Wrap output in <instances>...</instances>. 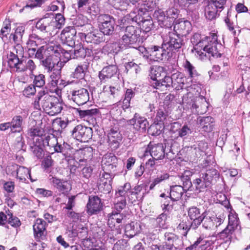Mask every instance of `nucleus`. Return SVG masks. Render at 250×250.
Instances as JSON below:
<instances>
[{
    "instance_id": "nucleus-11",
    "label": "nucleus",
    "mask_w": 250,
    "mask_h": 250,
    "mask_svg": "<svg viewBox=\"0 0 250 250\" xmlns=\"http://www.w3.org/2000/svg\"><path fill=\"white\" fill-rule=\"evenodd\" d=\"M71 99L79 105H83L89 101V95L87 89L80 88L70 92Z\"/></svg>"
},
{
    "instance_id": "nucleus-29",
    "label": "nucleus",
    "mask_w": 250,
    "mask_h": 250,
    "mask_svg": "<svg viewBox=\"0 0 250 250\" xmlns=\"http://www.w3.org/2000/svg\"><path fill=\"white\" fill-rule=\"evenodd\" d=\"M85 39L87 42L98 44L104 41V34L98 31L88 33Z\"/></svg>"
},
{
    "instance_id": "nucleus-58",
    "label": "nucleus",
    "mask_w": 250,
    "mask_h": 250,
    "mask_svg": "<svg viewBox=\"0 0 250 250\" xmlns=\"http://www.w3.org/2000/svg\"><path fill=\"white\" fill-rule=\"evenodd\" d=\"M166 220L167 215L165 213H162L157 218L156 221L160 228H166Z\"/></svg>"
},
{
    "instance_id": "nucleus-6",
    "label": "nucleus",
    "mask_w": 250,
    "mask_h": 250,
    "mask_svg": "<svg viewBox=\"0 0 250 250\" xmlns=\"http://www.w3.org/2000/svg\"><path fill=\"white\" fill-rule=\"evenodd\" d=\"M98 21L100 30L104 35H109L113 33L115 21L112 17L108 15H101L99 17Z\"/></svg>"
},
{
    "instance_id": "nucleus-49",
    "label": "nucleus",
    "mask_w": 250,
    "mask_h": 250,
    "mask_svg": "<svg viewBox=\"0 0 250 250\" xmlns=\"http://www.w3.org/2000/svg\"><path fill=\"white\" fill-rule=\"evenodd\" d=\"M183 66L185 71L189 74L191 78L196 74V71L194 67L188 60H186L184 62Z\"/></svg>"
},
{
    "instance_id": "nucleus-36",
    "label": "nucleus",
    "mask_w": 250,
    "mask_h": 250,
    "mask_svg": "<svg viewBox=\"0 0 250 250\" xmlns=\"http://www.w3.org/2000/svg\"><path fill=\"white\" fill-rule=\"evenodd\" d=\"M214 221L219 222V225L221 224V219L215 217H213V218H212L209 216L207 217L206 212H205L204 214V219L202 220L201 223H203V226L205 228L211 229L215 225Z\"/></svg>"
},
{
    "instance_id": "nucleus-48",
    "label": "nucleus",
    "mask_w": 250,
    "mask_h": 250,
    "mask_svg": "<svg viewBox=\"0 0 250 250\" xmlns=\"http://www.w3.org/2000/svg\"><path fill=\"white\" fill-rule=\"evenodd\" d=\"M137 42V41L136 40L132 41L130 37L124 34L121 40L120 44L121 46L133 47L132 45L136 43Z\"/></svg>"
},
{
    "instance_id": "nucleus-54",
    "label": "nucleus",
    "mask_w": 250,
    "mask_h": 250,
    "mask_svg": "<svg viewBox=\"0 0 250 250\" xmlns=\"http://www.w3.org/2000/svg\"><path fill=\"white\" fill-rule=\"evenodd\" d=\"M84 76V70L82 65L78 66L73 73V76L76 79H82Z\"/></svg>"
},
{
    "instance_id": "nucleus-15",
    "label": "nucleus",
    "mask_w": 250,
    "mask_h": 250,
    "mask_svg": "<svg viewBox=\"0 0 250 250\" xmlns=\"http://www.w3.org/2000/svg\"><path fill=\"white\" fill-rule=\"evenodd\" d=\"M173 29L177 34L186 35L191 30V24L188 21L179 19L175 21Z\"/></svg>"
},
{
    "instance_id": "nucleus-33",
    "label": "nucleus",
    "mask_w": 250,
    "mask_h": 250,
    "mask_svg": "<svg viewBox=\"0 0 250 250\" xmlns=\"http://www.w3.org/2000/svg\"><path fill=\"white\" fill-rule=\"evenodd\" d=\"M219 174L217 171L215 169L208 170L207 172L203 174L202 178L204 179L205 182V187L209 185L213 179L218 178Z\"/></svg>"
},
{
    "instance_id": "nucleus-32",
    "label": "nucleus",
    "mask_w": 250,
    "mask_h": 250,
    "mask_svg": "<svg viewBox=\"0 0 250 250\" xmlns=\"http://www.w3.org/2000/svg\"><path fill=\"white\" fill-rule=\"evenodd\" d=\"M123 218L124 216L122 214L117 211H113L111 213L108 214V224L111 228H112L115 227L116 223L119 224L121 223Z\"/></svg>"
},
{
    "instance_id": "nucleus-41",
    "label": "nucleus",
    "mask_w": 250,
    "mask_h": 250,
    "mask_svg": "<svg viewBox=\"0 0 250 250\" xmlns=\"http://www.w3.org/2000/svg\"><path fill=\"white\" fill-rule=\"evenodd\" d=\"M131 186L129 183H125L124 186L120 187L116 191V198L121 197V199H125V197L128 192H130Z\"/></svg>"
},
{
    "instance_id": "nucleus-57",
    "label": "nucleus",
    "mask_w": 250,
    "mask_h": 250,
    "mask_svg": "<svg viewBox=\"0 0 250 250\" xmlns=\"http://www.w3.org/2000/svg\"><path fill=\"white\" fill-rule=\"evenodd\" d=\"M182 7L188 8L190 5L196 3L198 0H175Z\"/></svg>"
},
{
    "instance_id": "nucleus-44",
    "label": "nucleus",
    "mask_w": 250,
    "mask_h": 250,
    "mask_svg": "<svg viewBox=\"0 0 250 250\" xmlns=\"http://www.w3.org/2000/svg\"><path fill=\"white\" fill-rule=\"evenodd\" d=\"M207 147L206 143H201L197 146L194 145L191 148L193 149L192 152L194 153L196 157L199 158L204 154V151Z\"/></svg>"
},
{
    "instance_id": "nucleus-12",
    "label": "nucleus",
    "mask_w": 250,
    "mask_h": 250,
    "mask_svg": "<svg viewBox=\"0 0 250 250\" xmlns=\"http://www.w3.org/2000/svg\"><path fill=\"white\" fill-rule=\"evenodd\" d=\"M36 27L41 31H44L46 32H49L51 36L55 35L58 32L55 23L50 18H44L39 21Z\"/></svg>"
},
{
    "instance_id": "nucleus-21",
    "label": "nucleus",
    "mask_w": 250,
    "mask_h": 250,
    "mask_svg": "<svg viewBox=\"0 0 250 250\" xmlns=\"http://www.w3.org/2000/svg\"><path fill=\"white\" fill-rule=\"evenodd\" d=\"M62 53V52H60L59 57L55 56V54L51 55L42 61L43 65L48 69V71H51L55 65H59L60 63L61 54Z\"/></svg>"
},
{
    "instance_id": "nucleus-23",
    "label": "nucleus",
    "mask_w": 250,
    "mask_h": 250,
    "mask_svg": "<svg viewBox=\"0 0 250 250\" xmlns=\"http://www.w3.org/2000/svg\"><path fill=\"white\" fill-rule=\"evenodd\" d=\"M23 118L20 115L15 116L10 122L11 132H20L22 130Z\"/></svg>"
},
{
    "instance_id": "nucleus-35",
    "label": "nucleus",
    "mask_w": 250,
    "mask_h": 250,
    "mask_svg": "<svg viewBox=\"0 0 250 250\" xmlns=\"http://www.w3.org/2000/svg\"><path fill=\"white\" fill-rule=\"evenodd\" d=\"M184 192V188L181 186L175 185L171 188L170 197L173 201H178L182 197Z\"/></svg>"
},
{
    "instance_id": "nucleus-9",
    "label": "nucleus",
    "mask_w": 250,
    "mask_h": 250,
    "mask_svg": "<svg viewBox=\"0 0 250 250\" xmlns=\"http://www.w3.org/2000/svg\"><path fill=\"white\" fill-rule=\"evenodd\" d=\"M149 153L151 157L156 160H162L164 158L165 150L162 144H153L150 143L146 149L144 156Z\"/></svg>"
},
{
    "instance_id": "nucleus-52",
    "label": "nucleus",
    "mask_w": 250,
    "mask_h": 250,
    "mask_svg": "<svg viewBox=\"0 0 250 250\" xmlns=\"http://www.w3.org/2000/svg\"><path fill=\"white\" fill-rule=\"evenodd\" d=\"M20 60L15 54L10 53L8 57V63L11 68H16Z\"/></svg>"
},
{
    "instance_id": "nucleus-5",
    "label": "nucleus",
    "mask_w": 250,
    "mask_h": 250,
    "mask_svg": "<svg viewBox=\"0 0 250 250\" xmlns=\"http://www.w3.org/2000/svg\"><path fill=\"white\" fill-rule=\"evenodd\" d=\"M137 50L145 59L158 61L163 60L164 57L166 55L167 49L164 48L163 46L162 47L153 46L148 48V50L144 46H139Z\"/></svg>"
},
{
    "instance_id": "nucleus-30",
    "label": "nucleus",
    "mask_w": 250,
    "mask_h": 250,
    "mask_svg": "<svg viewBox=\"0 0 250 250\" xmlns=\"http://www.w3.org/2000/svg\"><path fill=\"white\" fill-rule=\"evenodd\" d=\"M155 14L157 16L158 21L159 24L161 26L166 27V28H169L171 27L172 25L174 22L173 21H171L170 19L167 16H165L163 12H158L155 13Z\"/></svg>"
},
{
    "instance_id": "nucleus-64",
    "label": "nucleus",
    "mask_w": 250,
    "mask_h": 250,
    "mask_svg": "<svg viewBox=\"0 0 250 250\" xmlns=\"http://www.w3.org/2000/svg\"><path fill=\"white\" fill-rule=\"evenodd\" d=\"M77 232H78L77 237L84 238L87 235V230L86 228L83 227L82 225H79L77 226Z\"/></svg>"
},
{
    "instance_id": "nucleus-7",
    "label": "nucleus",
    "mask_w": 250,
    "mask_h": 250,
    "mask_svg": "<svg viewBox=\"0 0 250 250\" xmlns=\"http://www.w3.org/2000/svg\"><path fill=\"white\" fill-rule=\"evenodd\" d=\"M182 40L177 34L168 32V34L163 37V46L169 51L177 50L181 47Z\"/></svg>"
},
{
    "instance_id": "nucleus-62",
    "label": "nucleus",
    "mask_w": 250,
    "mask_h": 250,
    "mask_svg": "<svg viewBox=\"0 0 250 250\" xmlns=\"http://www.w3.org/2000/svg\"><path fill=\"white\" fill-rule=\"evenodd\" d=\"M9 218L8 220V222L12 227L15 228L19 227L21 226V223L19 219L16 217H13L12 215L8 214Z\"/></svg>"
},
{
    "instance_id": "nucleus-28",
    "label": "nucleus",
    "mask_w": 250,
    "mask_h": 250,
    "mask_svg": "<svg viewBox=\"0 0 250 250\" xmlns=\"http://www.w3.org/2000/svg\"><path fill=\"white\" fill-rule=\"evenodd\" d=\"M229 224L227 228L223 230L222 233H229L234 229L236 228L239 225V220L235 213L230 212L228 216Z\"/></svg>"
},
{
    "instance_id": "nucleus-2",
    "label": "nucleus",
    "mask_w": 250,
    "mask_h": 250,
    "mask_svg": "<svg viewBox=\"0 0 250 250\" xmlns=\"http://www.w3.org/2000/svg\"><path fill=\"white\" fill-rule=\"evenodd\" d=\"M34 107L37 109L42 108L48 115L54 116L61 112L62 104L56 97L50 95L44 91H41L35 100Z\"/></svg>"
},
{
    "instance_id": "nucleus-63",
    "label": "nucleus",
    "mask_w": 250,
    "mask_h": 250,
    "mask_svg": "<svg viewBox=\"0 0 250 250\" xmlns=\"http://www.w3.org/2000/svg\"><path fill=\"white\" fill-rule=\"evenodd\" d=\"M117 203L115 204V208L118 211H120L125 206L126 201L125 199H121L120 200L117 198Z\"/></svg>"
},
{
    "instance_id": "nucleus-60",
    "label": "nucleus",
    "mask_w": 250,
    "mask_h": 250,
    "mask_svg": "<svg viewBox=\"0 0 250 250\" xmlns=\"http://www.w3.org/2000/svg\"><path fill=\"white\" fill-rule=\"evenodd\" d=\"M35 92L36 88L35 86L34 85L30 84L24 88L23 91V94L26 97H29L31 95H34Z\"/></svg>"
},
{
    "instance_id": "nucleus-4",
    "label": "nucleus",
    "mask_w": 250,
    "mask_h": 250,
    "mask_svg": "<svg viewBox=\"0 0 250 250\" xmlns=\"http://www.w3.org/2000/svg\"><path fill=\"white\" fill-rule=\"evenodd\" d=\"M62 48L60 45L54 41H50L45 45H42L36 51L35 57L39 60L47 58L51 55L55 54L59 57Z\"/></svg>"
},
{
    "instance_id": "nucleus-24",
    "label": "nucleus",
    "mask_w": 250,
    "mask_h": 250,
    "mask_svg": "<svg viewBox=\"0 0 250 250\" xmlns=\"http://www.w3.org/2000/svg\"><path fill=\"white\" fill-rule=\"evenodd\" d=\"M163 77L164 79L162 78L161 81L152 83V85L156 89H161L162 90L171 86H172V76L170 77L165 75Z\"/></svg>"
},
{
    "instance_id": "nucleus-47",
    "label": "nucleus",
    "mask_w": 250,
    "mask_h": 250,
    "mask_svg": "<svg viewBox=\"0 0 250 250\" xmlns=\"http://www.w3.org/2000/svg\"><path fill=\"white\" fill-rule=\"evenodd\" d=\"M78 153L83 156V158L79 160L80 162H83L91 158L92 156V149L91 147L84 148L80 150Z\"/></svg>"
},
{
    "instance_id": "nucleus-13",
    "label": "nucleus",
    "mask_w": 250,
    "mask_h": 250,
    "mask_svg": "<svg viewBox=\"0 0 250 250\" xmlns=\"http://www.w3.org/2000/svg\"><path fill=\"white\" fill-rule=\"evenodd\" d=\"M103 204L100 198L97 196H90L86 205L87 211L89 214H96L101 210Z\"/></svg>"
},
{
    "instance_id": "nucleus-61",
    "label": "nucleus",
    "mask_w": 250,
    "mask_h": 250,
    "mask_svg": "<svg viewBox=\"0 0 250 250\" xmlns=\"http://www.w3.org/2000/svg\"><path fill=\"white\" fill-rule=\"evenodd\" d=\"M116 159V157L114 156H110V155H105L102 160V163L104 165H105L106 166H111L112 167V165L111 163L113 161H115Z\"/></svg>"
},
{
    "instance_id": "nucleus-14",
    "label": "nucleus",
    "mask_w": 250,
    "mask_h": 250,
    "mask_svg": "<svg viewBox=\"0 0 250 250\" xmlns=\"http://www.w3.org/2000/svg\"><path fill=\"white\" fill-rule=\"evenodd\" d=\"M205 212L201 213L200 209L196 207H192L189 208L188 215L190 219L193 220L191 224V227L195 229L199 226L202 220L204 219V214Z\"/></svg>"
},
{
    "instance_id": "nucleus-26",
    "label": "nucleus",
    "mask_w": 250,
    "mask_h": 250,
    "mask_svg": "<svg viewBox=\"0 0 250 250\" xmlns=\"http://www.w3.org/2000/svg\"><path fill=\"white\" fill-rule=\"evenodd\" d=\"M172 87H175L177 90L183 88L186 80V78L183 74L176 72L172 75Z\"/></svg>"
},
{
    "instance_id": "nucleus-17",
    "label": "nucleus",
    "mask_w": 250,
    "mask_h": 250,
    "mask_svg": "<svg viewBox=\"0 0 250 250\" xmlns=\"http://www.w3.org/2000/svg\"><path fill=\"white\" fill-rule=\"evenodd\" d=\"M119 81V80H115L114 83H112L111 84L104 86L103 88V94L109 98L117 96L121 90Z\"/></svg>"
},
{
    "instance_id": "nucleus-40",
    "label": "nucleus",
    "mask_w": 250,
    "mask_h": 250,
    "mask_svg": "<svg viewBox=\"0 0 250 250\" xmlns=\"http://www.w3.org/2000/svg\"><path fill=\"white\" fill-rule=\"evenodd\" d=\"M169 177V175L167 172H163L161 174H158L157 177L154 178L151 181L150 185V189H153L155 186L168 179Z\"/></svg>"
},
{
    "instance_id": "nucleus-3",
    "label": "nucleus",
    "mask_w": 250,
    "mask_h": 250,
    "mask_svg": "<svg viewBox=\"0 0 250 250\" xmlns=\"http://www.w3.org/2000/svg\"><path fill=\"white\" fill-rule=\"evenodd\" d=\"M193 89L196 90L195 95L199 94L200 86L197 84H193L188 87V91L189 92L183 96V101L184 103L191 104L193 108L197 109V112L198 114H203L207 111L208 103L203 96L197 97L195 102L193 101V93H191Z\"/></svg>"
},
{
    "instance_id": "nucleus-1",
    "label": "nucleus",
    "mask_w": 250,
    "mask_h": 250,
    "mask_svg": "<svg viewBox=\"0 0 250 250\" xmlns=\"http://www.w3.org/2000/svg\"><path fill=\"white\" fill-rule=\"evenodd\" d=\"M191 42L194 44L192 52L201 60L206 58L207 54L209 56L211 55L217 58L221 56L219 52L222 45L218 42L216 33H210L208 36H202L195 33L191 39Z\"/></svg>"
},
{
    "instance_id": "nucleus-18",
    "label": "nucleus",
    "mask_w": 250,
    "mask_h": 250,
    "mask_svg": "<svg viewBox=\"0 0 250 250\" xmlns=\"http://www.w3.org/2000/svg\"><path fill=\"white\" fill-rule=\"evenodd\" d=\"M76 34V31L73 26L66 27L63 29L61 33V39L64 43L70 45L73 42Z\"/></svg>"
},
{
    "instance_id": "nucleus-42",
    "label": "nucleus",
    "mask_w": 250,
    "mask_h": 250,
    "mask_svg": "<svg viewBox=\"0 0 250 250\" xmlns=\"http://www.w3.org/2000/svg\"><path fill=\"white\" fill-rule=\"evenodd\" d=\"M50 180L53 186L56 187L59 190L64 191L68 189L67 186L68 184L67 182L62 181L60 179L55 177H52Z\"/></svg>"
},
{
    "instance_id": "nucleus-16",
    "label": "nucleus",
    "mask_w": 250,
    "mask_h": 250,
    "mask_svg": "<svg viewBox=\"0 0 250 250\" xmlns=\"http://www.w3.org/2000/svg\"><path fill=\"white\" fill-rule=\"evenodd\" d=\"M128 124L132 125L136 130L144 132L146 130L148 122L145 117L135 114L133 118L128 121Z\"/></svg>"
},
{
    "instance_id": "nucleus-22",
    "label": "nucleus",
    "mask_w": 250,
    "mask_h": 250,
    "mask_svg": "<svg viewBox=\"0 0 250 250\" xmlns=\"http://www.w3.org/2000/svg\"><path fill=\"white\" fill-rule=\"evenodd\" d=\"M141 230V225L137 222H132L126 225L125 229V234L130 238L133 237Z\"/></svg>"
},
{
    "instance_id": "nucleus-8",
    "label": "nucleus",
    "mask_w": 250,
    "mask_h": 250,
    "mask_svg": "<svg viewBox=\"0 0 250 250\" xmlns=\"http://www.w3.org/2000/svg\"><path fill=\"white\" fill-rule=\"evenodd\" d=\"M92 130L90 127L78 125L73 130L72 135L74 138L81 142H86L91 139Z\"/></svg>"
},
{
    "instance_id": "nucleus-56",
    "label": "nucleus",
    "mask_w": 250,
    "mask_h": 250,
    "mask_svg": "<svg viewBox=\"0 0 250 250\" xmlns=\"http://www.w3.org/2000/svg\"><path fill=\"white\" fill-rule=\"evenodd\" d=\"M34 83L37 87H42L45 84L44 76L42 74H39L35 76Z\"/></svg>"
},
{
    "instance_id": "nucleus-31",
    "label": "nucleus",
    "mask_w": 250,
    "mask_h": 250,
    "mask_svg": "<svg viewBox=\"0 0 250 250\" xmlns=\"http://www.w3.org/2000/svg\"><path fill=\"white\" fill-rule=\"evenodd\" d=\"M210 244V242L204 241L201 238H199L193 245L187 248L186 250H205Z\"/></svg>"
},
{
    "instance_id": "nucleus-59",
    "label": "nucleus",
    "mask_w": 250,
    "mask_h": 250,
    "mask_svg": "<svg viewBox=\"0 0 250 250\" xmlns=\"http://www.w3.org/2000/svg\"><path fill=\"white\" fill-rule=\"evenodd\" d=\"M3 188L8 193L13 192L15 188L14 183L11 181H3Z\"/></svg>"
},
{
    "instance_id": "nucleus-37",
    "label": "nucleus",
    "mask_w": 250,
    "mask_h": 250,
    "mask_svg": "<svg viewBox=\"0 0 250 250\" xmlns=\"http://www.w3.org/2000/svg\"><path fill=\"white\" fill-rule=\"evenodd\" d=\"M200 125L206 132H210L212 130L213 125H212L214 120L209 116L203 117L200 120Z\"/></svg>"
},
{
    "instance_id": "nucleus-10",
    "label": "nucleus",
    "mask_w": 250,
    "mask_h": 250,
    "mask_svg": "<svg viewBox=\"0 0 250 250\" xmlns=\"http://www.w3.org/2000/svg\"><path fill=\"white\" fill-rule=\"evenodd\" d=\"M118 67L115 65H110L103 68L100 72L99 77L102 82H105L110 80H119L117 76Z\"/></svg>"
},
{
    "instance_id": "nucleus-45",
    "label": "nucleus",
    "mask_w": 250,
    "mask_h": 250,
    "mask_svg": "<svg viewBox=\"0 0 250 250\" xmlns=\"http://www.w3.org/2000/svg\"><path fill=\"white\" fill-rule=\"evenodd\" d=\"M164 128L163 124L161 123L155 124L150 126L148 131L153 136L160 135Z\"/></svg>"
},
{
    "instance_id": "nucleus-50",
    "label": "nucleus",
    "mask_w": 250,
    "mask_h": 250,
    "mask_svg": "<svg viewBox=\"0 0 250 250\" xmlns=\"http://www.w3.org/2000/svg\"><path fill=\"white\" fill-rule=\"evenodd\" d=\"M53 21L55 23L57 28H61L65 23V18L61 14H57L55 17V21Z\"/></svg>"
},
{
    "instance_id": "nucleus-39",
    "label": "nucleus",
    "mask_w": 250,
    "mask_h": 250,
    "mask_svg": "<svg viewBox=\"0 0 250 250\" xmlns=\"http://www.w3.org/2000/svg\"><path fill=\"white\" fill-rule=\"evenodd\" d=\"M80 117L83 120H87L97 113L96 108H91L87 110H78Z\"/></svg>"
},
{
    "instance_id": "nucleus-55",
    "label": "nucleus",
    "mask_w": 250,
    "mask_h": 250,
    "mask_svg": "<svg viewBox=\"0 0 250 250\" xmlns=\"http://www.w3.org/2000/svg\"><path fill=\"white\" fill-rule=\"evenodd\" d=\"M178 10L174 8H171L166 12V15L167 17L171 19V21H173L175 22L176 19L178 17Z\"/></svg>"
},
{
    "instance_id": "nucleus-46",
    "label": "nucleus",
    "mask_w": 250,
    "mask_h": 250,
    "mask_svg": "<svg viewBox=\"0 0 250 250\" xmlns=\"http://www.w3.org/2000/svg\"><path fill=\"white\" fill-rule=\"evenodd\" d=\"M134 93L132 89H127L125 94V97L123 101L124 108H127L129 106L130 101L131 98L134 96Z\"/></svg>"
},
{
    "instance_id": "nucleus-34",
    "label": "nucleus",
    "mask_w": 250,
    "mask_h": 250,
    "mask_svg": "<svg viewBox=\"0 0 250 250\" xmlns=\"http://www.w3.org/2000/svg\"><path fill=\"white\" fill-rule=\"evenodd\" d=\"M30 171L27 168L20 166L17 169V175L18 178L22 182L26 181L27 178H29L32 181H35L32 180L30 175Z\"/></svg>"
},
{
    "instance_id": "nucleus-53",
    "label": "nucleus",
    "mask_w": 250,
    "mask_h": 250,
    "mask_svg": "<svg viewBox=\"0 0 250 250\" xmlns=\"http://www.w3.org/2000/svg\"><path fill=\"white\" fill-rule=\"evenodd\" d=\"M109 175L107 173L103 174L100 178V185H105L106 186L107 190L109 191L111 188V185H110V180L109 179Z\"/></svg>"
},
{
    "instance_id": "nucleus-20",
    "label": "nucleus",
    "mask_w": 250,
    "mask_h": 250,
    "mask_svg": "<svg viewBox=\"0 0 250 250\" xmlns=\"http://www.w3.org/2000/svg\"><path fill=\"white\" fill-rule=\"evenodd\" d=\"M34 235L36 237L40 238L45 234L46 223L42 219H36L33 225Z\"/></svg>"
},
{
    "instance_id": "nucleus-25",
    "label": "nucleus",
    "mask_w": 250,
    "mask_h": 250,
    "mask_svg": "<svg viewBox=\"0 0 250 250\" xmlns=\"http://www.w3.org/2000/svg\"><path fill=\"white\" fill-rule=\"evenodd\" d=\"M166 72L163 67L160 66H155L153 67L150 71V78L153 81V82L161 81V78L165 76Z\"/></svg>"
},
{
    "instance_id": "nucleus-51",
    "label": "nucleus",
    "mask_w": 250,
    "mask_h": 250,
    "mask_svg": "<svg viewBox=\"0 0 250 250\" xmlns=\"http://www.w3.org/2000/svg\"><path fill=\"white\" fill-rule=\"evenodd\" d=\"M191 132L190 128L188 125H184L178 130V135L185 139L191 133Z\"/></svg>"
},
{
    "instance_id": "nucleus-19",
    "label": "nucleus",
    "mask_w": 250,
    "mask_h": 250,
    "mask_svg": "<svg viewBox=\"0 0 250 250\" xmlns=\"http://www.w3.org/2000/svg\"><path fill=\"white\" fill-rule=\"evenodd\" d=\"M108 143L114 148L118 147L122 136L118 129L111 128L108 134Z\"/></svg>"
},
{
    "instance_id": "nucleus-43",
    "label": "nucleus",
    "mask_w": 250,
    "mask_h": 250,
    "mask_svg": "<svg viewBox=\"0 0 250 250\" xmlns=\"http://www.w3.org/2000/svg\"><path fill=\"white\" fill-rule=\"evenodd\" d=\"M125 34L130 37L132 41L136 40L137 41L139 37L137 28L133 26H127Z\"/></svg>"
},
{
    "instance_id": "nucleus-27",
    "label": "nucleus",
    "mask_w": 250,
    "mask_h": 250,
    "mask_svg": "<svg viewBox=\"0 0 250 250\" xmlns=\"http://www.w3.org/2000/svg\"><path fill=\"white\" fill-rule=\"evenodd\" d=\"M43 144L49 147H53L55 152L61 151V146L58 145L57 139L53 135L51 134L45 137L43 140Z\"/></svg>"
},
{
    "instance_id": "nucleus-38",
    "label": "nucleus",
    "mask_w": 250,
    "mask_h": 250,
    "mask_svg": "<svg viewBox=\"0 0 250 250\" xmlns=\"http://www.w3.org/2000/svg\"><path fill=\"white\" fill-rule=\"evenodd\" d=\"M218 8L208 2V4L205 7V15L207 19L211 20L216 17L217 9Z\"/></svg>"
}]
</instances>
